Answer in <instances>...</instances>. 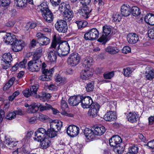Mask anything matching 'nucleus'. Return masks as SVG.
<instances>
[{
  "instance_id": "obj_26",
  "label": "nucleus",
  "mask_w": 154,
  "mask_h": 154,
  "mask_svg": "<svg viewBox=\"0 0 154 154\" xmlns=\"http://www.w3.org/2000/svg\"><path fill=\"white\" fill-rule=\"evenodd\" d=\"M145 22L150 25H154V14H147L144 18Z\"/></svg>"
},
{
  "instance_id": "obj_32",
  "label": "nucleus",
  "mask_w": 154,
  "mask_h": 154,
  "mask_svg": "<svg viewBox=\"0 0 154 154\" xmlns=\"http://www.w3.org/2000/svg\"><path fill=\"white\" fill-rule=\"evenodd\" d=\"M56 84L58 85H63L67 82L66 80L65 77H62L60 75H58L55 79Z\"/></svg>"
},
{
  "instance_id": "obj_13",
  "label": "nucleus",
  "mask_w": 154,
  "mask_h": 154,
  "mask_svg": "<svg viewBox=\"0 0 154 154\" xmlns=\"http://www.w3.org/2000/svg\"><path fill=\"white\" fill-rule=\"evenodd\" d=\"M122 139L119 136L116 135L113 136L109 140L110 145L114 148L117 146H119L122 142Z\"/></svg>"
},
{
  "instance_id": "obj_35",
  "label": "nucleus",
  "mask_w": 154,
  "mask_h": 154,
  "mask_svg": "<svg viewBox=\"0 0 154 154\" xmlns=\"http://www.w3.org/2000/svg\"><path fill=\"white\" fill-rule=\"evenodd\" d=\"M69 7L68 5H66L65 3H62L60 5L59 8V10L61 13L64 12L66 11H68L70 9L69 8Z\"/></svg>"
},
{
  "instance_id": "obj_28",
  "label": "nucleus",
  "mask_w": 154,
  "mask_h": 154,
  "mask_svg": "<svg viewBox=\"0 0 154 154\" xmlns=\"http://www.w3.org/2000/svg\"><path fill=\"white\" fill-rule=\"evenodd\" d=\"M61 42V38L60 36H57L56 35H54L53 37L51 47L55 48L57 45H58L60 44L62 42Z\"/></svg>"
},
{
  "instance_id": "obj_39",
  "label": "nucleus",
  "mask_w": 154,
  "mask_h": 154,
  "mask_svg": "<svg viewBox=\"0 0 154 154\" xmlns=\"http://www.w3.org/2000/svg\"><path fill=\"white\" fill-rule=\"evenodd\" d=\"M27 5V0H17V6L18 8L22 9L26 7Z\"/></svg>"
},
{
  "instance_id": "obj_34",
  "label": "nucleus",
  "mask_w": 154,
  "mask_h": 154,
  "mask_svg": "<svg viewBox=\"0 0 154 154\" xmlns=\"http://www.w3.org/2000/svg\"><path fill=\"white\" fill-rule=\"evenodd\" d=\"M42 48H39L36 49L34 52L33 58V59L40 60L39 58L42 55Z\"/></svg>"
},
{
  "instance_id": "obj_42",
  "label": "nucleus",
  "mask_w": 154,
  "mask_h": 154,
  "mask_svg": "<svg viewBox=\"0 0 154 154\" xmlns=\"http://www.w3.org/2000/svg\"><path fill=\"white\" fill-rule=\"evenodd\" d=\"M2 60L8 62H11L12 60L11 55L10 53H5L2 56Z\"/></svg>"
},
{
  "instance_id": "obj_21",
  "label": "nucleus",
  "mask_w": 154,
  "mask_h": 154,
  "mask_svg": "<svg viewBox=\"0 0 154 154\" xmlns=\"http://www.w3.org/2000/svg\"><path fill=\"white\" fill-rule=\"evenodd\" d=\"M127 40L129 43L134 44L138 41V37L136 34L131 33L128 35Z\"/></svg>"
},
{
  "instance_id": "obj_2",
  "label": "nucleus",
  "mask_w": 154,
  "mask_h": 154,
  "mask_svg": "<svg viewBox=\"0 0 154 154\" xmlns=\"http://www.w3.org/2000/svg\"><path fill=\"white\" fill-rule=\"evenodd\" d=\"M42 62L40 60L33 59L28 63V69L32 72L38 71L41 68Z\"/></svg>"
},
{
  "instance_id": "obj_61",
  "label": "nucleus",
  "mask_w": 154,
  "mask_h": 154,
  "mask_svg": "<svg viewBox=\"0 0 154 154\" xmlns=\"http://www.w3.org/2000/svg\"><path fill=\"white\" fill-rule=\"evenodd\" d=\"M149 37L152 39L154 38V28L150 29L148 32Z\"/></svg>"
},
{
  "instance_id": "obj_15",
  "label": "nucleus",
  "mask_w": 154,
  "mask_h": 154,
  "mask_svg": "<svg viewBox=\"0 0 154 154\" xmlns=\"http://www.w3.org/2000/svg\"><path fill=\"white\" fill-rule=\"evenodd\" d=\"M50 126L52 129L58 132L62 126V122L58 120H53L50 123Z\"/></svg>"
},
{
  "instance_id": "obj_59",
  "label": "nucleus",
  "mask_w": 154,
  "mask_h": 154,
  "mask_svg": "<svg viewBox=\"0 0 154 154\" xmlns=\"http://www.w3.org/2000/svg\"><path fill=\"white\" fill-rule=\"evenodd\" d=\"M138 151V148L136 146H132L129 149L128 152H130L132 153L137 154Z\"/></svg>"
},
{
  "instance_id": "obj_5",
  "label": "nucleus",
  "mask_w": 154,
  "mask_h": 154,
  "mask_svg": "<svg viewBox=\"0 0 154 154\" xmlns=\"http://www.w3.org/2000/svg\"><path fill=\"white\" fill-rule=\"evenodd\" d=\"M55 26L56 30L59 32L65 33L67 31L68 26L66 22L64 20H61L57 22Z\"/></svg>"
},
{
  "instance_id": "obj_56",
  "label": "nucleus",
  "mask_w": 154,
  "mask_h": 154,
  "mask_svg": "<svg viewBox=\"0 0 154 154\" xmlns=\"http://www.w3.org/2000/svg\"><path fill=\"white\" fill-rule=\"evenodd\" d=\"M11 0H0V5L3 7H6L9 5Z\"/></svg>"
},
{
  "instance_id": "obj_63",
  "label": "nucleus",
  "mask_w": 154,
  "mask_h": 154,
  "mask_svg": "<svg viewBox=\"0 0 154 154\" xmlns=\"http://www.w3.org/2000/svg\"><path fill=\"white\" fill-rule=\"evenodd\" d=\"M131 51V48L128 46H125L122 49V53L125 54L129 53Z\"/></svg>"
},
{
  "instance_id": "obj_29",
  "label": "nucleus",
  "mask_w": 154,
  "mask_h": 154,
  "mask_svg": "<svg viewBox=\"0 0 154 154\" xmlns=\"http://www.w3.org/2000/svg\"><path fill=\"white\" fill-rule=\"evenodd\" d=\"M15 35H12V36L10 33H8L6 34L4 38L5 42L9 44L11 43H12L15 39Z\"/></svg>"
},
{
  "instance_id": "obj_7",
  "label": "nucleus",
  "mask_w": 154,
  "mask_h": 154,
  "mask_svg": "<svg viewBox=\"0 0 154 154\" xmlns=\"http://www.w3.org/2000/svg\"><path fill=\"white\" fill-rule=\"evenodd\" d=\"M12 48L14 52H18L21 51L25 45L24 42L21 40L15 39L12 43Z\"/></svg>"
},
{
  "instance_id": "obj_46",
  "label": "nucleus",
  "mask_w": 154,
  "mask_h": 154,
  "mask_svg": "<svg viewBox=\"0 0 154 154\" xmlns=\"http://www.w3.org/2000/svg\"><path fill=\"white\" fill-rule=\"evenodd\" d=\"M131 13L132 15L135 17L137 16L140 14V9L138 7L134 6L132 8Z\"/></svg>"
},
{
  "instance_id": "obj_19",
  "label": "nucleus",
  "mask_w": 154,
  "mask_h": 154,
  "mask_svg": "<svg viewBox=\"0 0 154 154\" xmlns=\"http://www.w3.org/2000/svg\"><path fill=\"white\" fill-rule=\"evenodd\" d=\"M80 78L83 80H86L89 79L93 75V72L90 69L83 70L80 73Z\"/></svg>"
},
{
  "instance_id": "obj_51",
  "label": "nucleus",
  "mask_w": 154,
  "mask_h": 154,
  "mask_svg": "<svg viewBox=\"0 0 154 154\" xmlns=\"http://www.w3.org/2000/svg\"><path fill=\"white\" fill-rule=\"evenodd\" d=\"M54 71V69H52L48 70L47 69H42V72L44 74V75H47V76L51 75L52 73Z\"/></svg>"
},
{
  "instance_id": "obj_50",
  "label": "nucleus",
  "mask_w": 154,
  "mask_h": 154,
  "mask_svg": "<svg viewBox=\"0 0 154 154\" xmlns=\"http://www.w3.org/2000/svg\"><path fill=\"white\" fill-rule=\"evenodd\" d=\"M75 23L77 25L79 29L81 28L82 27H84L87 24V22L82 20L77 21L75 22Z\"/></svg>"
},
{
  "instance_id": "obj_49",
  "label": "nucleus",
  "mask_w": 154,
  "mask_h": 154,
  "mask_svg": "<svg viewBox=\"0 0 154 154\" xmlns=\"http://www.w3.org/2000/svg\"><path fill=\"white\" fill-rule=\"evenodd\" d=\"M114 75V71H111L109 72H106L103 74V77L106 79H111Z\"/></svg>"
},
{
  "instance_id": "obj_14",
  "label": "nucleus",
  "mask_w": 154,
  "mask_h": 154,
  "mask_svg": "<svg viewBox=\"0 0 154 154\" xmlns=\"http://www.w3.org/2000/svg\"><path fill=\"white\" fill-rule=\"evenodd\" d=\"M56 51L55 48L50 47L48 52V58L50 62H54L56 61L57 58V54H56Z\"/></svg>"
},
{
  "instance_id": "obj_38",
  "label": "nucleus",
  "mask_w": 154,
  "mask_h": 154,
  "mask_svg": "<svg viewBox=\"0 0 154 154\" xmlns=\"http://www.w3.org/2000/svg\"><path fill=\"white\" fill-rule=\"evenodd\" d=\"M57 132L51 128H50L48 129L47 131H46V135L50 138H53L56 136Z\"/></svg>"
},
{
  "instance_id": "obj_11",
  "label": "nucleus",
  "mask_w": 154,
  "mask_h": 154,
  "mask_svg": "<svg viewBox=\"0 0 154 154\" xmlns=\"http://www.w3.org/2000/svg\"><path fill=\"white\" fill-rule=\"evenodd\" d=\"M45 135H46V130L43 128H38L35 133L34 140L38 141H41L45 138Z\"/></svg>"
},
{
  "instance_id": "obj_24",
  "label": "nucleus",
  "mask_w": 154,
  "mask_h": 154,
  "mask_svg": "<svg viewBox=\"0 0 154 154\" xmlns=\"http://www.w3.org/2000/svg\"><path fill=\"white\" fill-rule=\"evenodd\" d=\"M121 11L122 15L124 17H127L131 14V9L128 5H122L121 7Z\"/></svg>"
},
{
  "instance_id": "obj_48",
  "label": "nucleus",
  "mask_w": 154,
  "mask_h": 154,
  "mask_svg": "<svg viewBox=\"0 0 154 154\" xmlns=\"http://www.w3.org/2000/svg\"><path fill=\"white\" fill-rule=\"evenodd\" d=\"M39 8L42 13L49 10L48 5L45 2H43L39 6Z\"/></svg>"
},
{
  "instance_id": "obj_10",
  "label": "nucleus",
  "mask_w": 154,
  "mask_h": 154,
  "mask_svg": "<svg viewBox=\"0 0 154 154\" xmlns=\"http://www.w3.org/2000/svg\"><path fill=\"white\" fill-rule=\"evenodd\" d=\"M69 64L72 66H75L78 64L80 61V57L77 54L73 53L68 58Z\"/></svg>"
},
{
  "instance_id": "obj_52",
  "label": "nucleus",
  "mask_w": 154,
  "mask_h": 154,
  "mask_svg": "<svg viewBox=\"0 0 154 154\" xmlns=\"http://www.w3.org/2000/svg\"><path fill=\"white\" fill-rule=\"evenodd\" d=\"M114 21L119 22L121 19V16L119 13H116L112 17Z\"/></svg>"
},
{
  "instance_id": "obj_43",
  "label": "nucleus",
  "mask_w": 154,
  "mask_h": 154,
  "mask_svg": "<svg viewBox=\"0 0 154 154\" xmlns=\"http://www.w3.org/2000/svg\"><path fill=\"white\" fill-rule=\"evenodd\" d=\"M123 146H124V145L120 143V145L114 148V151L119 154L122 153L124 149V147Z\"/></svg>"
},
{
  "instance_id": "obj_54",
  "label": "nucleus",
  "mask_w": 154,
  "mask_h": 154,
  "mask_svg": "<svg viewBox=\"0 0 154 154\" xmlns=\"http://www.w3.org/2000/svg\"><path fill=\"white\" fill-rule=\"evenodd\" d=\"M123 74L126 77H129L132 73V70L130 68H127L126 69H124Z\"/></svg>"
},
{
  "instance_id": "obj_22",
  "label": "nucleus",
  "mask_w": 154,
  "mask_h": 154,
  "mask_svg": "<svg viewBox=\"0 0 154 154\" xmlns=\"http://www.w3.org/2000/svg\"><path fill=\"white\" fill-rule=\"evenodd\" d=\"M114 112L109 111L107 112L104 116V119L106 121L111 122L116 120V116Z\"/></svg>"
},
{
  "instance_id": "obj_20",
  "label": "nucleus",
  "mask_w": 154,
  "mask_h": 154,
  "mask_svg": "<svg viewBox=\"0 0 154 154\" xmlns=\"http://www.w3.org/2000/svg\"><path fill=\"white\" fill-rule=\"evenodd\" d=\"M84 133L85 137L89 140H92L95 138L96 135L94 131L89 128H86L84 131Z\"/></svg>"
},
{
  "instance_id": "obj_3",
  "label": "nucleus",
  "mask_w": 154,
  "mask_h": 154,
  "mask_svg": "<svg viewBox=\"0 0 154 154\" xmlns=\"http://www.w3.org/2000/svg\"><path fill=\"white\" fill-rule=\"evenodd\" d=\"M98 36V31L96 28H93L85 34L84 38L86 40H93L97 38Z\"/></svg>"
},
{
  "instance_id": "obj_17",
  "label": "nucleus",
  "mask_w": 154,
  "mask_h": 154,
  "mask_svg": "<svg viewBox=\"0 0 154 154\" xmlns=\"http://www.w3.org/2000/svg\"><path fill=\"white\" fill-rule=\"evenodd\" d=\"M145 75L146 79L151 81L154 78V69L152 67L147 66L146 68Z\"/></svg>"
},
{
  "instance_id": "obj_30",
  "label": "nucleus",
  "mask_w": 154,
  "mask_h": 154,
  "mask_svg": "<svg viewBox=\"0 0 154 154\" xmlns=\"http://www.w3.org/2000/svg\"><path fill=\"white\" fill-rule=\"evenodd\" d=\"M39 109L38 103H33L29 106L28 112L34 113L36 112Z\"/></svg>"
},
{
  "instance_id": "obj_58",
  "label": "nucleus",
  "mask_w": 154,
  "mask_h": 154,
  "mask_svg": "<svg viewBox=\"0 0 154 154\" xmlns=\"http://www.w3.org/2000/svg\"><path fill=\"white\" fill-rule=\"evenodd\" d=\"M37 118L42 121H45L48 119V117L42 113H39L37 116Z\"/></svg>"
},
{
  "instance_id": "obj_37",
  "label": "nucleus",
  "mask_w": 154,
  "mask_h": 154,
  "mask_svg": "<svg viewBox=\"0 0 154 154\" xmlns=\"http://www.w3.org/2000/svg\"><path fill=\"white\" fill-rule=\"evenodd\" d=\"M38 88L39 85L37 84H35L30 87L29 90L30 94H31V96H36L37 90Z\"/></svg>"
},
{
  "instance_id": "obj_60",
  "label": "nucleus",
  "mask_w": 154,
  "mask_h": 154,
  "mask_svg": "<svg viewBox=\"0 0 154 154\" xmlns=\"http://www.w3.org/2000/svg\"><path fill=\"white\" fill-rule=\"evenodd\" d=\"M23 95L26 97H28L31 94H30V92L29 88H27L23 91Z\"/></svg>"
},
{
  "instance_id": "obj_64",
  "label": "nucleus",
  "mask_w": 154,
  "mask_h": 154,
  "mask_svg": "<svg viewBox=\"0 0 154 154\" xmlns=\"http://www.w3.org/2000/svg\"><path fill=\"white\" fill-rule=\"evenodd\" d=\"M16 117V114L14 112L8 114L6 116V118L9 120L12 119Z\"/></svg>"
},
{
  "instance_id": "obj_33",
  "label": "nucleus",
  "mask_w": 154,
  "mask_h": 154,
  "mask_svg": "<svg viewBox=\"0 0 154 154\" xmlns=\"http://www.w3.org/2000/svg\"><path fill=\"white\" fill-rule=\"evenodd\" d=\"M94 131L95 135H101L104 133L106 129L103 126L100 127L97 126L95 128Z\"/></svg>"
},
{
  "instance_id": "obj_8",
  "label": "nucleus",
  "mask_w": 154,
  "mask_h": 154,
  "mask_svg": "<svg viewBox=\"0 0 154 154\" xmlns=\"http://www.w3.org/2000/svg\"><path fill=\"white\" fill-rule=\"evenodd\" d=\"M79 128L75 125H69L67 128L66 132L67 134L71 137H75L79 133Z\"/></svg>"
},
{
  "instance_id": "obj_1",
  "label": "nucleus",
  "mask_w": 154,
  "mask_h": 154,
  "mask_svg": "<svg viewBox=\"0 0 154 154\" xmlns=\"http://www.w3.org/2000/svg\"><path fill=\"white\" fill-rule=\"evenodd\" d=\"M56 50L57 53L59 56H64L69 53L70 46L67 42L65 41L60 44Z\"/></svg>"
},
{
  "instance_id": "obj_12",
  "label": "nucleus",
  "mask_w": 154,
  "mask_h": 154,
  "mask_svg": "<svg viewBox=\"0 0 154 154\" xmlns=\"http://www.w3.org/2000/svg\"><path fill=\"white\" fill-rule=\"evenodd\" d=\"M88 112V115L91 117H94L97 116L100 108V105L97 103H94L91 106Z\"/></svg>"
},
{
  "instance_id": "obj_9",
  "label": "nucleus",
  "mask_w": 154,
  "mask_h": 154,
  "mask_svg": "<svg viewBox=\"0 0 154 154\" xmlns=\"http://www.w3.org/2000/svg\"><path fill=\"white\" fill-rule=\"evenodd\" d=\"M82 8L79 11L82 16L84 18H88L90 16V13L92 11V9L89 7V5H82Z\"/></svg>"
},
{
  "instance_id": "obj_36",
  "label": "nucleus",
  "mask_w": 154,
  "mask_h": 154,
  "mask_svg": "<svg viewBox=\"0 0 154 154\" xmlns=\"http://www.w3.org/2000/svg\"><path fill=\"white\" fill-rule=\"evenodd\" d=\"M46 106H44L41 103H38V108L40 112H43L45 111L49 110L52 108V106L49 104L45 103Z\"/></svg>"
},
{
  "instance_id": "obj_6",
  "label": "nucleus",
  "mask_w": 154,
  "mask_h": 154,
  "mask_svg": "<svg viewBox=\"0 0 154 154\" xmlns=\"http://www.w3.org/2000/svg\"><path fill=\"white\" fill-rule=\"evenodd\" d=\"M80 103L82 107L84 108H89L94 103L91 97L88 96L81 95Z\"/></svg>"
},
{
  "instance_id": "obj_53",
  "label": "nucleus",
  "mask_w": 154,
  "mask_h": 154,
  "mask_svg": "<svg viewBox=\"0 0 154 154\" xmlns=\"http://www.w3.org/2000/svg\"><path fill=\"white\" fill-rule=\"evenodd\" d=\"M61 107L62 110H66L68 108V105L66 101L63 98L61 103Z\"/></svg>"
},
{
  "instance_id": "obj_16",
  "label": "nucleus",
  "mask_w": 154,
  "mask_h": 154,
  "mask_svg": "<svg viewBox=\"0 0 154 154\" xmlns=\"http://www.w3.org/2000/svg\"><path fill=\"white\" fill-rule=\"evenodd\" d=\"M81 95L74 96L70 97L68 100L69 104L73 106H76L80 103Z\"/></svg>"
},
{
  "instance_id": "obj_4",
  "label": "nucleus",
  "mask_w": 154,
  "mask_h": 154,
  "mask_svg": "<svg viewBox=\"0 0 154 154\" xmlns=\"http://www.w3.org/2000/svg\"><path fill=\"white\" fill-rule=\"evenodd\" d=\"M103 34L102 36L98 39V41L100 42H103L105 44L108 39L107 36L110 34L111 28L110 26L105 25L103 27Z\"/></svg>"
},
{
  "instance_id": "obj_47",
  "label": "nucleus",
  "mask_w": 154,
  "mask_h": 154,
  "mask_svg": "<svg viewBox=\"0 0 154 154\" xmlns=\"http://www.w3.org/2000/svg\"><path fill=\"white\" fill-rule=\"evenodd\" d=\"M94 87V83L93 82L88 83L86 85L85 88L87 92L92 91Z\"/></svg>"
},
{
  "instance_id": "obj_44",
  "label": "nucleus",
  "mask_w": 154,
  "mask_h": 154,
  "mask_svg": "<svg viewBox=\"0 0 154 154\" xmlns=\"http://www.w3.org/2000/svg\"><path fill=\"white\" fill-rule=\"evenodd\" d=\"M15 79V78L13 77L11 78L3 87V90L6 91L10 88L13 84L14 81Z\"/></svg>"
},
{
  "instance_id": "obj_55",
  "label": "nucleus",
  "mask_w": 154,
  "mask_h": 154,
  "mask_svg": "<svg viewBox=\"0 0 154 154\" xmlns=\"http://www.w3.org/2000/svg\"><path fill=\"white\" fill-rule=\"evenodd\" d=\"M3 61L2 62L1 64L2 68L4 69H7L10 67L11 62Z\"/></svg>"
},
{
  "instance_id": "obj_25",
  "label": "nucleus",
  "mask_w": 154,
  "mask_h": 154,
  "mask_svg": "<svg viewBox=\"0 0 154 154\" xmlns=\"http://www.w3.org/2000/svg\"><path fill=\"white\" fill-rule=\"evenodd\" d=\"M73 16V13L71 10L69 9L68 11L63 13V20L66 21H69L71 20Z\"/></svg>"
},
{
  "instance_id": "obj_27",
  "label": "nucleus",
  "mask_w": 154,
  "mask_h": 154,
  "mask_svg": "<svg viewBox=\"0 0 154 154\" xmlns=\"http://www.w3.org/2000/svg\"><path fill=\"white\" fill-rule=\"evenodd\" d=\"M127 118L128 121L132 123L135 122L139 119L138 115L135 113L131 112L127 115Z\"/></svg>"
},
{
  "instance_id": "obj_40",
  "label": "nucleus",
  "mask_w": 154,
  "mask_h": 154,
  "mask_svg": "<svg viewBox=\"0 0 154 154\" xmlns=\"http://www.w3.org/2000/svg\"><path fill=\"white\" fill-rule=\"evenodd\" d=\"M93 61V58L91 57H87L84 59L83 63L85 66H87V67L89 68L92 65Z\"/></svg>"
},
{
  "instance_id": "obj_41",
  "label": "nucleus",
  "mask_w": 154,
  "mask_h": 154,
  "mask_svg": "<svg viewBox=\"0 0 154 154\" xmlns=\"http://www.w3.org/2000/svg\"><path fill=\"white\" fill-rule=\"evenodd\" d=\"M105 51L111 54H115L118 52L119 50L115 47L109 46L105 49Z\"/></svg>"
},
{
  "instance_id": "obj_62",
  "label": "nucleus",
  "mask_w": 154,
  "mask_h": 154,
  "mask_svg": "<svg viewBox=\"0 0 154 154\" xmlns=\"http://www.w3.org/2000/svg\"><path fill=\"white\" fill-rule=\"evenodd\" d=\"M27 59H24L22 61L18 63V66L19 68H25V65L27 63Z\"/></svg>"
},
{
  "instance_id": "obj_45",
  "label": "nucleus",
  "mask_w": 154,
  "mask_h": 154,
  "mask_svg": "<svg viewBox=\"0 0 154 154\" xmlns=\"http://www.w3.org/2000/svg\"><path fill=\"white\" fill-rule=\"evenodd\" d=\"M39 43L42 45H47L50 42L49 39L44 36L42 38L39 39Z\"/></svg>"
},
{
  "instance_id": "obj_31",
  "label": "nucleus",
  "mask_w": 154,
  "mask_h": 154,
  "mask_svg": "<svg viewBox=\"0 0 154 154\" xmlns=\"http://www.w3.org/2000/svg\"><path fill=\"white\" fill-rule=\"evenodd\" d=\"M51 95L49 94L44 92H42L41 94L36 96V98H39L43 101L49 99Z\"/></svg>"
},
{
  "instance_id": "obj_18",
  "label": "nucleus",
  "mask_w": 154,
  "mask_h": 154,
  "mask_svg": "<svg viewBox=\"0 0 154 154\" xmlns=\"http://www.w3.org/2000/svg\"><path fill=\"white\" fill-rule=\"evenodd\" d=\"M42 15L46 22L51 23L53 21L54 19L53 14L50 10L42 13Z\"/></svg>"
},
{
  "instance_id": "obj_57",
  "label": "nucleus",
  "mask_w": 154,
  "mask_h": 154,
  "mask_svg": "<svg viewBox=\"0 0 154 154\" xmlns=\"http://www.w3.org/2000/svg\"><path fill=\"white\" fill-rule=\"evenodd\" d=\"M51 78V75H42L39 76L38 79L40 80L43 81H48L50 80Z\"/></svg>"
},
{
  "instance_id": "obj_23",
  "label": "nucleus",
  "mask_w": 154,
  "mask_h": 154,
  "mask_svg": "<svg viewBox=\"0 0 154 154\" xmlns=\"http://www.w3.org/2000/svg\"><path fill=\"white\" fill-rule=\"evenodd\" d=\"M41 148L46 149L51 144V139L50 138H44L42 141H40Z\"/></svg>"
}]
</instances>
